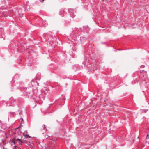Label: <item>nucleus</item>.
Listing matches in <instances>:
<instances>
[{"mask_svg":"<svg viewBox=\"0 0 149 149\" xmlns=\"http://www.w3.org/2000/svg\"><path fill=\"white\" fill-rule=\"evenodd\" d=\"M47 148H48V149H52L50 147L49 144H48V146H47Z\"/></svg>","mask_w":149,"mask_h":149,"instance_id":"6e6552de","label":"nucleus"},{"mask_svg":"<svg viewBox=\"0 0 149 149\" xmlns=\"http://www.w3.org/2000/svg\"><path fill=\"white\" fill-rule=\"evenodd\" d=\"M13 13L15 15V16L17 19H20V18H26V16L23 13H19L18 12H16L15 10V9L14 8L12 10Z\"/></svg>","mask_w":149,"mask_h":149,"instance_id":"f257e3e1","label":"nucleus"},{"mask_svg":"<svg viewBox=\"0 0 149 149\" xmlns=\"http://www.w3.org/2000/svg\"><path fill=\"white\" fill-rule=\"evenodd\" d=\"M11 144L12 145H15L17 143H18V144H21L22 143V142L20 141V139H16L15 138H14L12 139L11 141Z\"/></svg>","mask_w":149,"mask_h":149,"instance_id":"7ed1b4c3","label":"nucleus"},{"mask_svg":"<svg viewBox=\"0 0 149 149\" xmlns=\"http://www.w3.org/2000/svg\"><path fill=\"white\" fill-rule=\"evenodd\" d=\"M88 26H86V28H88Z\"/></svg>","mask_w":149,"mask_h":149,"instance_id":"4468645a","label":"nucleus"},{"mask_svg":"<svg viewBox=\"0 0 149 149\" xmlns=\"http://www.w3.org/2000/svg\"><path fill=\"white\" fill-rule=\"evenodd\" d=\"M43 128L44 129H45V125H43Z\"/></svg>","mask_w":149,"mask_h":149,"instance_id":"9b49d317","label":"nucleus"},{"mask_svg":"<svg viewBox=\"0 0 149 149\" xmlns=\"http://www.w3.org/2000/svg\"><path fill=\"white\" fill-rule=\"evenodd\" d=\"M65 9L62 8L61 9L60 11V15L62 17L64 16L65 14Z\"/></svg>","mask_w":149,"mask_h":149,"instance_id":"39448f33","label":"nucleus"},{"mask_svg":"<svg viewBox=\"0 0 149 149\" xmlns=\"http://www.w3.org/2000/svg\"><path fill=\"white\" fill-rule=\"evenodd\" d=\"M22 120L23 121V119H22Z\"/></svg>","mask_w":149,"mask_h":149,"instance_id":"2eb2a0df","label":"nucleus"},{"mask_svg":"<svg viewBox=\"0 0 149 149\" xmlns=\"http://www.w3.org/2000/svg\"><path fill=\"white\" fill-rule=\"evenodd\" d=\"M68 12L70 13V16L72 18H74L75 16L74 14L75 11L72 8H69L68 9Z\"/></svg>","mask_w":149,"mask_h":149,"instance_id":"f03ea898","label":"nucleus"},{"mask_svg":"<svg viewBox=\"0 0 149 149\" xmlns=\"http://www.w3.org/2000/svg\"><path fill=\"white\" fill-rule=\"evenodd\" d=\"M149 139V134H148L147 135L146 137V139Z\"/></svg>","mask_w":149,"mask_h":149,"instance_id":"1a4fd4ad","label":"nucleus"},{"mask_svg":"<svg viewBox=\"0 0 149 149\" xmlns=\"http://www.w3.org/2000/svg\"><path fill=\"white\" fill-rule=\"evenodd\" d=\"M54 145H52L51 146V147H54Z\"/></svg>","mask_w":149,"mask_h":149,"instance_id":"ddd939ff","label":"nucleus"},{"mask_svg":"<svg viewBox=\"0 0 149 149\" xmlns=\"http://www.w3.org/2000/svg\"><path fill=\"white\" fill-rule=\"evenodd\" d=\"M3 149H7L6 148H5L4 147H3Z\"/></svg>","mask_w":149,"mask_h":149,"instance_id":"f8f14e48","label":"nucleus"},{"mask_svg":"<svg viewBox=\"0 0 149 149\" xmlns=\"http://www.w3.org/2000/svg\"><path fill=\"white\" fill-rule=\"evenodd\" d=\"M15 148H16L15 146H14L13 147V149H15ZM19 149H20V148H19Z\"/></svg>","mask_w":149,"mask_h":149,"instance_id":"9d476101","label":"nucleus"},{"mask_svg":"<svg viewBox=\"0 0 149 149\" xmlns=\"http://www.w3.org/2000/svg\"><path fill=\"white\" fill-rule=\"evenodd\" d=\"M13 0H1V3L5 4L8 2V3H11Z\"/></svg>","mask_w":149,"mask_h":149,"instance_id":"423d86ee","label":"nucleus"},{"mask_svg":"<svg viewBox=\"0 0 149 149\" xmlns=\"http://www.w3.org/2000/svg\"><path fill=\"white\" fill-rule=\"evenodd\" d=\"M7 10L6 9H3L2 6H1L0 8V16L3 15L5 13L7 12Z\"/></svg>","mask_w":149,"mask_h":149,"instance_id":"20e7f679","label":"nucleus"},{"mask_svg":"<svg viewBox=\"0 0 149 149\" xmlns=\"http://www.w3.org/2000/svg\"><path fill=\"white\" fill-rule=\"evenodd\" d=\"M27 131L26 130L25 131L23 134L24 135L25 138H28L29 137H30L29 135L27 134Z\"/></svg>","mask_w":149,"mask_h":149,"instance_id":"0eeeda50","label":"nucleus"}]
</instances>
